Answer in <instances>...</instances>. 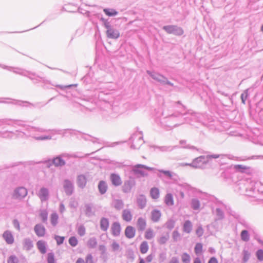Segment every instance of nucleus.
<instances>
[{
	"label": "nucleus",
	"instance_id": "obj_1",
	"mask_svg": "<svg viewBox=\"0 0 263 263\" xmlns=\"http://www.w3.org/2000/svg\"><path fill=\"white\" fill-rule=\"evenodd\" d=\"M163 29L168 33H173L176 35H181L183 34V30L176 26H165L163 27Z\"/></svg>",
	"mask_w": 263,
	"mask_h": 263
},
{
	"label": "nucleus",
	"instance_id": "obj_2",
	"mask_svg": "<svg viewBox=\"0 0 263 263\" xmlns=\"http://www.w3.org/2000/svg\"><path fill=\"white\" fill-rule=\"evenodd\" d=\"M37 196L42 202L47 201L49 196L48 189L44 187H41L37 192Z\"/></svg>",
	"mask_w": 263,
	"mask_h": 263
},
{
	"label": "nucleus",
	"instance_id": "obj_3",
	"mask_svg": "<svg viewBox=\"0 0 263 263\" xmlns=\"http://www.w3.org/2000/svg\"><path fill=\"white\" fill-rule=\"evenodd\" d=\"M107 28L106 34L109 38L117 39L120 36V33L118 30H115L110 27L108 25H105Z\"/></svg>",
	"mask_w": 263,
	"mask_h": 263
},
{
	"label": "nucleus",
	"instance_id": "obj_4",
	"mask_svg": "<svg viewBox=\"0 0 263 263\" xmlns=\"http://www.w3.org/2000/svg\"><path fill=\"white\" fill-rule=\"evenodd\" d=\"M110 179L112 184L115 186H120L122 183L120 176L117 174L112 173L110 175Z\"/></svg>",
	"mask_w": 263,
	"mask_h": 263
},
{
	"label": "nucleus",
	"instance_id": "obj_5",
	"mask_svg": "<svg viewBox=\"0 0 263 263\" xmlns=\"http://www.w3.org/2000/svg\"><path fill=\"white\" fill-rule=\"evenodd\" d=\"M34 232L36 235L39 237H44L46 234V229L45 227L41 224H37L34 228Z\"/></svg>",
	"mask_w": 263,
	"mask_h": 263
},
{
	"label": "nucleus",
	"instance_id": "obj_6",
	"mask_svg": "<svg viewBox=\"0 0 263 263\" xmlns=\"http://www.w3.org/2000/svg\"><path fill=\"white\" fill-rule=\"evenodd\" d=\"M121 228L120 224L118 222H114L111 227V232L112 235L118 236L120 234Z\"/></svg>",
	"mask_w": 263,
	"mask_h": 263
},
{
	"label": "nucleus",
	"instance_id": "obj_7",
	"mask_svg": "<svg viewBox=\"0 0 263 263\" xmlns=\"http://www.w3.org/2000/svg\"><path fill=\"white\" fill-rule=\"evenodd\" d=\"M63 187L66 194L69 195L72 193L73 187L70 181L68 180H65L64 181Z\"/></svg>",
	"mask_w": 263,
	"mask_h": 263
},
{
	"label": "nucleus",
	"instance_id": "obj_8",
	"mask_svg": "<svg viewBox=\"0 0 263 263\" xmlns=\"http://www.w3.org/2000/svg\"><path fill=\"white\" fill-rule=\"evenodd\" d=\"M161 217V213L160 210L154 209L151 212V218L153 222H158L160 220Z\"/></svg>",
	"mask_w": 263,
	"mask_h": 263
},
{
	"label": "nucleus",
	"instance_id": "obj_9",
	"mask_svg": "<svg viewBox=\"0 0 263 263\" xmlns=\"http://www.w3.org/2000/svg\"><path fill=\"white\" fill-rule=\"evenodd\" d=\"M124 233L127 238L131 239L135 236L136 230L133 227L128 226L125 228Z\"/></svg>",
	"mask_w": 263,
	"mask_h": 263
},
{
	"label": "nucleus",
	"instance_id": "obj_10",
	"mask_svg": "<svg viewBox=\"0 0 263 263\" xmlns=\"http://www.w3.org/2000/svg\"><path fill=\"white\" fill-rule=\"evenodd\" d=\"M77 183L79 187L83 189L87 184L86 177L84 175H78L77 179Z\"/></svg>",
	"mask_w": 263,
	"mask_h": 263
},
{
	"label": "nucleus",
	"instance_id": "obj_11",
	"mask_svg": "<svg viewBox=\"0 0 263 263\" xmlns=\"http://www.w3.org/2000/svg\"><path fill=\"white\" fill-rule=\"evenodd\" d=\"M27 194V190L25 188L20 187L15 190L14 196L16 198H21L25 197Z\"/></svg>",
	"mask_w": 263,
	"mask_h": 263
},
{
	"label": "nucleus",
	"instance_id": "obj_12",
	"mask_svg": "<svg viewBox=\"0 0 263 263\" xmlns=\"http://www.w3.org/2000/svg\"><path fill=\"white\" fill-rule=\"evenodd\" d=\"M3 237L7 243L12 244L14 242V237L10 231H5L3 235Z\"/></svg>",
	"mask_w": 263,
	"mask_h": 263
},
{
	"label": "nucleus",
	"instance_id": "obj_13",
	"mask_svg": "<svg viewBox=\"0 0 263 263\" xmlns=\"http://www.w3.org/2000/svg\"><path fill=\"white\" fill-rule=\"evenodd\" d=\"M122 218L124 220L129 222L132 220L133 215L130 210L125 209L122 212Z\"/></svg>",
	"mask_w": 263,
	"mask_h": 263
},
{
	"label": "nucleus",
	"instance_id": "obj_14",
	"mask_svg": "<svg viewBox=\"0 0 263 263\" xmlns=\"http://www.w3.org/2000/svg\"><path fill=\"white\" fill-rule=\"evenodd\" d=\"M137 226L139 231H143L146 226L145 219L142 217H139L137 220Z\"/></svg>",
	"mask_w": 263,
	"mask_h": 263
},
{
	"label": "nucleus",
	"instance_id": "obj_15",
	"mask_svg": "<svg viewBox=\"0 0 263 263\" xmlns=\"http://www.w3.org/2000/svg\"><path fill=\"white\" fill-rule=\"evenodd\" d=\"M192 223L190 220H186L183 225V231L186 233H190L192 230Z\"/></svg>",
	"mask_w": 263,
	"mask_h": 263
},
{
	"label": "nucleus",
	"instance_id": "obj_16",
	"mask_svg": "<svg viewBox=\"0 0 263 263\" xmlns=\"http://www.w3.org/2000/svg\"><path fill=\"white\" fill-rule=\"evenodd\" d=\"M164 202L168 206H172L174 205V198L172 194H166L164 197Z\"/></svg>",
	"mask_w": 263,
	"mask_h": 263
},
{
	"label": "nucleus",
	"instance_id": "obj_17",
	"mask_svg": "<svg viewBox=\"0 0 263 263\" xmlns=\"http://www.w3.org/2000/svg\"><path fill=\"white\" fill-rule=\"evenodd\" d=\"M150 196L153 199H157L160 197L159 190L157 187H152L150 190Z\"/></svg>",
	"mask_w": 263,
	"mask_h": 263
},
{
	"label": "nucleus",
	"instance_id": "obj_18",
	"mask_svg": "<svg viewBox=\"0 0 263 263\" xmlns=\"http://www.w3.org/2000/svg\"><path fill=\"white\" fill-rule=\"evenodd\" d=\"M98 189L101 194L106 193L107 190V185L104 181H100L98 184Z\"/></svg>",
	"mask_w": 263,
	"mask_h": 263
},
{
	"label": "nucleus",
	"instance_id": "obj_19",
	"mask_svg": "<svg viewBox=\"0 0 263 263\" xmlns=\"http://www.w3.org/2000/svg\"><path fill=\"white\" fill-rule=\"evenodd\" d=\"M137 202L140 208L143 209L145 206L146 204V197L143 195H140L137 199Z\"/></svg>",
	"mask_w": 263,
	"mask_h": 263
},
{
	"label": "nucleus",
	"instance_id": "obj_20",
	"mask_svg": "<svg viewBox=\"0 0 263 263\" xmlns=\"http://www.w3.org/2000/svg\"><path fill=\"white\" fill-rule=\"evenodd\" d=\"M109 227V221L106 218H102L100 220V227L102 231H106Z\"/></svg>",
	"mask_w": 263,
	"mask_h": 263
},
{
	"label": "nucleus",
	"instance_id": "obj_21",
	"mask_svg": "<svg viewBox=\"0 0 263 263\" xmlns=\"http://www.w3.org/2000/svg\"><path fill=\"white\" fill-rule=\"evenodd\" d=\"M37 249L42 254H45L46 252V247L45 242L43 240H39L36 243Z\"/></svg>",
	"mask_w": 263,
	"mask_h": 263
},
{
	"label": "nucleus",
	"instance_id": "obj_22",
	"mask_svg": "<svg viewBox=\"0 0 263 263\" xmlns=\"http://www.w3.org/2000/svg\"><path fill=\"white\" fill-rule=\"evenodd\" d=\"M140 167H141V168H145V169H147V170H151L152 168H150V167H147L144 165H142V164H137L136 165H135L133 168V171L136 174H141L142 175H144V173H143L141 171H139L138 168H140Z\"/></svg>",
	"mask_w": 263,
	"mask_h": 263
},
{
	"label": "nucleus",
	"instance_id": "obj_23",
	"mask_svg": "<svg viewBox=\"0 0 263 263\" xmlns=\"http://www.w3.org/2000/svg\"><path fill=\"white\" fill-rule=\"evenodd\" d=\"M169 239V234L161 235L158 239V242L160 245H164L166 243Z\"/></svg>",
	"mask_w": 263,
	"mask_h": 263
},
{
	"label": "nucleus",
	"instance_id": "obj_24",
	"mask_svg": "<svg viewBox=\"0 0 263 263\" xmlns=\"http://www.w3.org/2000/svg\"><path fill=\"white\" fill-rule=\"evenodd\" d=\"M53 163L55 166H61L65 164V161L60 157H57L53 160Z\"/></svg>",
	"mask_w": 263,
	"mask_h": 263
},
{
	"label": "nucleus",
	"instance_id": "obj_25",
	"mask_svg": "<svg viewBox=\"0 0 263 263\" xmlns=\"http://www.w3.org/2000/svg\"><path fill=\"white\" fill-rule=\"evenodd\" d=\"M140 252L142 254L146 253L148 250V243L146 241H143L140 246Z\"/></svg>",
	"mask_w": 263,
	"mask_h": 263
},
{
	"label": "nucleus",
	"instance_id": "obj_26",
	"mask_svg": "<svg viewBox=\"0 0 263 263\" xmlns=\"http://www.w3.org/2000/svg\"><path fill=\"white\" fill-rule=\"evenodd\" d=\"M155 236L154 231L151 229H147L145 232V238L147 239H152Z\"/></svg>",
	"mask_w": 263,
	"mask_h": 263
},
{
	"label": "nucleus",
	"instance_id": "obj_27",
	"mask_svg": "<svg viewBox=\"0 0 263 263\" xmlns=\"http://www.w3.org/2000/svg\"><path fill=\"white\" fill-rule=\"evenodd\" d=\"M104 12L108 16H115L117 14L118 12L114 9H104Z\"/></svg>",
	"mask_w": 263,
	"mask_h": 263
},
{
	"label": "nucleus",
	"instance_id": "obj_28",
	"mask_svg": "<svg viewBox=\"0 0 263 263\" xmlns=\"http://www.w3.org/2000/svg\"><path fill=\"white\" fill-rule=\"evenodd\" d=\"M234 168L241 173L244 172L245 170L249 169V167H248L247 166L238 164V165H235L234 166Z\"/></svg>",
	"mask_w": 263,
	"mask_h": 263
},
{
	"label": "nucleus",
	"instance_id": "obj_29",
	"mask_svg": "<svg viewBox=\"0 0 263 263\" xmlns=\"http://www.w3.org/2000/svg\"><path fill=\"white\" fill-rule=\"evenodd\" d=\"M181 260L184 263H189L191 260V257L189 254L184 253L181 255Z\"/></svg>",
	"mask_w": 263,
	"mask_h": 263
},
{
	"label": "nucleus",
	"instance_id": "obj_30",
	"mask_svg": "<svg viewBox=\"0 0 263 263\" xmlns=\"http://www.w3.org/2000/svg\"><path fill=\"white\" fill-rule=\"evenodd\" d=\"M241 239L245 241H247L249 240V235L248 232L246 230H243L241 233Z\"/></svg>",
	"mask_w": 263,
	"mask_h": 263
},
{
	"label": "nucleus",
	"instance_id": "obj_31",
	"mask_svg": "<svg viewBox=\"0 0 263 263\" xmlns=\"http://www.w3.org/2000/svg\"><path fill=\"white\" fill-rule=\"evenodd\" d=\"M47 260L48 263H55L54 255L52 253H49L47 254Z\"/></svg>",
	"mask_w": 263,
	"mask_h": 263
},
{
	"label": "nucleus",
	"instance_id": "obj_32",
	"mask_svg": "<svg viewBox=\"0 0 263 263\" xmlns=\"http://www.w3.org/2000/svg\"><path fill=\"white\" fill-rule=\"evenodd\" d=\"M202 252V245L201 243H197L195 247V252L196 254H200Z\"/></svg>",
	"mask_w": 263,
	"mask_h": 263
},
{
	"label": "nucleus",
	"instance_id": "obj_33",
	"mask_svg": "<svg viewBox=\"0 0 263 263\" xmlns=\"http://www.w3.org/2000/svg\"><path fill=\"white\" fill-rule=\"evenodd\" d=\"M58 216L57 214L53 213L51 215V222L55 226L58 223Z\"/></svg>",
	"mask_w": 263,
	"mask_h": 263
},
{
	"label": "nucleus",
	"instance_id": "obj_34",
	"mask_svg": "<svg viewBox=\"0 0 263 263\" xmlns=\"http://www.w3.org/2000/svg\"><path fill=\"white\" fill-rule=\"evenodd\" d=\"M7 263H18V258L14 255H11L7 259Z\"/></svg>",
	"mask_w": 263,
	"mask_h": 263
},
{
	"label": "nucleus",
	"instance_id": "obj_35",
	"mask_svg": "<svg viewBox=\"0 0 263 263\" xmlns=\"http://www.w3.org/2000/svg\"><path fill=\"white\" fill-rule=\"evenodd\" d=\"M69 243L72 247H76L78 245V240L76 237L72 236L69 238Z\"/></svg>",
	"mask_w": 263,
	"mask_h": 263
},
{
	"label": "nucleus",
	"instance_id": "obj_36",
	"mask_svg": "<svg viewBox=\"0 0 263 263\" xmlns=\"http://www.w3.org/2000/svg\"><path fill=\"white\" fill-rule=\"evenodd\" d=\"M192 207L194 210H198L200 207V202L198 200L194 199L192 201Z\"/></svg>",
	"mask_w": 263,
	"mask_h": 263
},
{
	"label": "nucleus",
	"instance_id": "obj_37",
	"mask_svg": "<svg viewBox=\"0 0 263 263\" xmlns=\"http://www.w3.org/2000/svg\"><path fill=\"white\" fill-rule=\"evenodd\" d=\"M40 216L43 222H45L47 219L48 213L46 211H42L40 213Z\"/></svg>",
	"mask_w": 263,
	"mask_h": 263
},
{
	"label": "nucleus",
	"instance_id": "obj_38",
	"mask_svg": "<svg viewBox=\"0 0 263 263\" xmlns=\"http://www.w3.org/2000/svg\"><path fill=\"white\" fill-rule=\"evenodd\" d=\"M166 228L170 230L172 229L175 226V221L172 219L168 220L166 223Z\"/></svg>",
	"mask_w": 263,
	"mask_h": 263
},
{
	"label": "nucleus",
	"instance_id": "obj_39",
	"mask_svg": "<svg viewBox=\"0 0 263 263\" xmlns=\"http://www.w3.org/2000/svg\"><path fill=\"white\" fill-rule=\"evenodd\" d=\"M180 237V234L177 231H173L172 233V238L174 241H177L179 239Z\"/></svg>",
	"mask_w": 263,
	"mask_h": 263
},
{
	"label": "nucleus",
	"instance_id": "obj_40",
	"mask_svg": "<svg viewBox=\"0 0 263 263\" xmlns=\"http://www.w3.org/2000/svg\"><path fill=\"white\" fill-rule=\"evenodd\" d=\"M64 239H65L64 237H63V236H55V239L57 241V244L59 245L63 243Z\"/></svg>",
	"mask_w": 263,
	"mask_h": 263
},
{
	"label": "nucleus",
	"instance_id": "obj_41",
	"mask_svg": "<svg viewBox=\"0 0 263 263\" xmlns=\"http://www.w3.org/2000/svg\"><path fill=\"white\" fill-rule=\"evenodd\" d=\"M256 256L258 260H263V250H258L256 252Z\"/></svg>",
	"mask_w": 263,
	"mask_h": 263
},
{
	"label": "nucleus",
	"instance_id": "obj_42",
	"mask_svg": "<svg viewBox=\"0 0 263 263\" xmlns=\"http://www.w3.org/2000/svg\"><path fill=\"white\" fill-rule=\"evenodd\" d=\"M78 233L80 236H83L85 234V229L83 226H80L78 229Z\"/></svg>",
	"mask_w": 263,
	"mask_h": 263
},
{
	"label": "nucleus",
	"instance_id": "obj_43",
	"mask_svg": "<svg viewBox=\"0 0 263 263\" xmlns=\"http://www.w3.org/2000/svg\"><path fill=\"white\" fill-rule=\"evenodd\" d=\"M86 263H95L93 257L91 254H88L85 258Z\"/></svg>",
	"mask_w": 263,
	"mask_h": 263
},
{
	"label": "nucleus",
	"instance_id": "obj_44",
	"mask_svg": "<svg viewBox=\"0 0 263 263\" xmlns=\"http://www.w3.org/2000/svg\"><path fill=\"white\" fill-rule=\"evenodd\" d=\"M196 234L198 237H201L203 234V230L201 227H199L196 230Z\"/></svg>",
	"mask_w": 263,
	"mask_h": 263
},
{
	"label": "nucleus",
	"instance_id": "obj_45",
	"mask_svg": "<svg viewBox=\"0 0 263 263\" xmlns=\"http://www.w3.org/2000/svg\"><path fill=\"white\" fill-rule=\"evenodd\" d=\"M111 248L114 251H118L120 249V245L118 242L114 241L111 244Z\"/></svg>",
	"mask_w": 263,
	"mask_h": 263
},
{
	"label": "nucleus",
	"instance_id": "obj_46",
	"mask_svg": "<svg viewBox=\"0 0 263 263\" xmlns=\"http://www.w3.org/2000/svg\"><path fill=\"white\" fill-rule=\"evenodd\" d=\"M249 257H250L249 253L247 251H244V252H243V260L245 262H246L248 260Z\"/></svg>",
	"mask_w": 263,
	"mask_h": 263
},
{
	"label": "nucleus",
	"instance_id": "obj_47",
	"mask_svg": "<svg viewBox=\"0 0 263 263\" xmlns=\"http://www.w3.org/2000/svg\"><path fill=\"white\" fill-rule=\"evenodd\" d=\"M247 96H248V95L247 93H242L241 95V99L242 102L243 104L245 103V101L247 99Z\"/></svg>",
	"mask_w": 263,
	"mask_h": 263
},
{
	"label": "nucleus",
	"instance_id": "obj_48",
	"mask_svg": "<svg viewBox=\"0 0 263 263\" xmlns=\"http://www.w3.org/2000/svg\"><path fill=\"white\" fill-rule=\"evenodd\" d=\"M13 225H14V227L18 230H20V224H19L18 221L17 220H14L13 221Z\"/></svg>",
	"mask_w": 263,
	"mask_h": 263
},
{
	"label": "nucleus",
	"instance_id": "obj_49",
	"mask_svg": "<svg viewBox=\"0 0 263 263\" xmlns=\"http://www.w3.org/2000/svg\"><path fill=\"white\" fill-rule=\"evenodd\" d=\"M208 263H218V260L214 257H211L208 261Z\"/></svg>",
	"mask_w": 263,
	"mask_h": 263
},
{
	"label": "nucleus",
	"instance_id": "obj_50",
	"mask_svg": "<svg viewBox=\"0 0 263 263\" xmlns=\"http://www.w3.org/2000/svg\"><path fill=\"white\" fill-rule=\"evenodd\" d=\"M163 174L169 177L170 178H172V175L170 172L168 171H161Z\"/></svg>",
	"mask_w": 263,
	"mask_h": 263
},
{
	"label": "nucleus",
	"instance_id": "obj_51",
	"mask_svg": "<svg viewBox=\"0 0 263 263\" xmlns=\"http://www.w3.org/2000/svg\"><path fill=\"white\" fill-rule=\"evenodd\" d=\"M169 263H179V262L176 257H173Z\"/></svg>",
	"mask_w": 263,
	"mask_h": 263
},
{
	"label": "nucleus",
	"instance_id": "obj_52",
	"mask_svg": "<svg viewBox=\"0 0 263 263\" xmlns=\"http://www.w3.org/2000/svg\"><path fill=\"white\" fill-rule=\"evenodd\" d=\"M153 259V257L152 255H148L146 258V260L148 262H151Z\"/></svg>",
	"mask_w": 263,
	"mask_h": 263
},
{
	"label": "nucleus",
	"instance_id": "obj_53",
	"mask_svg": "<svg viewBox=\"0 0 263 263\" xmlns=\"http://www.w3.org/2000/svg\"><path fill=\"white\" fill-rule=\"evenodd\" d=\"M76 263H85V261L82 258L80 257L78 258Z\"/></svg>",
	"mask_w": 263,
	"mask_h": 263
},
{
	"label": "nucleus",
	"instance_id": "obj_54",
	"mask_svg": "<svg viewBox=\"0 0 263 263\" xmlns=\"http://www.w3.org/2000/svg\"><path fill=\"white\" fill-rule=\"evenodd\" d=\"M193 263H202L200 259L198 257H197L194 259Z\"/></svg>",
	"mask_w": 263,
	"mask_h": 263
},
{
	"label": "nucleus",
	"instance_id": "obj_55",
	"mask_svg": "<svg viewBox=\"0 0 263 263\" xmlns=\"http://www.w3.org/2000/svg\"><path fill=\"white\" fill-rule=\"evenodd\" d=\"M60 210L61 213H63L65 211V207L63 204H61L60 206Z\"/></svg>",
	"mask_w": 263,
	"mask_h": 263
},
{
	"label": "nucleus",
	"instance_id": "obj_56",
	"mask_svg": "<svg viewBox=\"0 0 263 263\" xmlns=\"http://www.w3.org/2000/svg\"><path fill=\"white\" fill-rule=\"evenodd\" d=\"M153 77L154 78V79H157L159 81H161V79H159V77H162L161 76H153Z\"/></svg>",
	"mask_w": 263,
	"mask_h": 263
},
{
	"label": "nucleus",
	"instance_id": "obj_57",
	"mask_svg": "<svg viewBox=\"0 0 263 263\" xmlns=\"http://www.w3.org/2000/svg\"><path fill=\"white\" fill-rule=\"evenodd\" d=\"M209 158H217L219 157V155H211L208 156Z\"/></svg>",
	"mask_w": 263,
	"mask_h": 263
},
{
	"label": "nucleus",
	"instance_id": "obj_58",
	"mask_svg": "<svg viewBox=\"0 0 263 263\" xmlns=\"http://www.w3.org/2000/svg\"><path fill=\"white\" fill-rule=\"evenodd\" d=\"M203 159V157H200L196 159L195 161H201V159Z\"/></svg>",
	"mask_w": 263,
	"mask_h": 263
},
{
	"label": "nucleus",
	"instance_id": "obj_59",
	"mask_svg": "<svg viewBox=\"0 0 263 263\" xmlns=\"http://www.w3.org/2000/svg\"><path fill=\"white\" fill-rule=\"evenodd\" d=\"M180 196H181V197L182 198H183L184 197V193H183V192H181L180 193Z\"/></svg>",
	"mask_w": 263,
	"mask_h": 263
},
{
	"label": "nucleus",
	"instance_id": "obj_60",
	"mask_svg": "<svg viewBox=\"0 0 263 263\" xmlns=\"http://www.w3.org/2000/svg\"><path fill=\"white\" fill-rule=\"evenodd\" d=\"M139 263H145V262L143 258H140Z\"/></svg>",
	"mask_w": 263,
	"mask_h": 263
},
{
	"label": "nucleus",
	"instance_id": "obj_61",
	"mask_svg": "<svg viewBox=\"0 0 263 263\" xmlns=\"http://www.w3.org/2000/svg\"><path fill=\"white\" fill-rule=\"evenodd\" d=\"M77 85V84H75V85H68L67 87H71L72 86H76Z\"/></svg>",
	"mask_w": 263,
	"mask_h": 263
},
{
	"label": "nucleus",
	"instance_id": "obj_62",
	"mask_svg": "<svg viewBox=\"0 0 263 263\" xmlns=\"http://www.w3.org/2000/svg\"><path fill=\"white\" fill-rule=\"evenodd\" d=\"M261 31H263V25L261 26Z\"/></svg>",
	"mask_w": 263,
	"mask_h": 263
}]
</instances>
